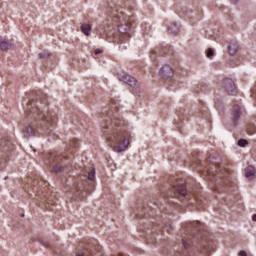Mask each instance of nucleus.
<instances>
[{"label":"nucleus","instance_id":"1","mask_svg":"<svg viewBox=\"0 0 256 256\" xmlns=\"http://www.w3.org/2000/svg\"><path fill=\"white\" fill-rule=\"evenodd\" d=\"M41 92H32L24 106L28 119H33L28 126L24 127V137H33L41 133H50L49 127L55 125V119L47 113V100Z\"/></svg>","mask_w":256,"mask_h":256},{"label":"nucleus","instance_id":"2","mask_svg":"<svg viewBox=\"0 0 256 256\" xmlns=\"http://www.w3.org/2000/svg\"><path fill=\"white\" fill-rule=\"evenodd\" d=\"M102 133L116 153H123L129 147L131 132H129L127 122L120 118L118 113H113V111L107 113Z\"/></svg>","mask_w":256,"mask_h":256},{"label":"nucleus","instance_id":"3","mask_svg":"<svg viewBox=\"0 0 256 256\" xmlns=\"http://www.w3.org/2000/svg\"><path fill=\"white\" fill-rule=\"evenodd\" d=\"M115 27L121 33L120 41L125 43L131 37V26H129V18L122 12L121 7L112 5L107 8V18L103 25L98 29L99 35L111 39L115 35Z\"/></svg>","mask_w":256,"mask_h":256},{"label":"nucleus","instance_id":"4","mask_svg":"<svg viewBox=\"0 0 256 256\" xmlns=\"http://www.w3.org/2000/svg\"><path fill=\"white\" fill-rule=\"evenodd\" d=\"M206 175L210 181H216L215 191L221 192V187H229V183H231L227 170L221 166L214 165L206 170Z\"/></svg>","mask_w":256,"mask_h":256},{"label":"nucleus","instance_id":"5","mask_svg":"<svg viewBox=\"0 0 256 256\" xmlns=\"http://www.w3.org/2000/svg\"><path fill=\"white\" fill-rule=\"evenodd\" d=\"M173 189L176 192H174L171 197H177V195H180L181 197H184V199H187L189 205L196 207V209H203V207H205V197L189 192L185 184L173 186Z\"/></svg>","mask_w":256,"mask_h":256},{"label":"nucleus","instance_id":"6","mask_svg":"<svg viewBox=\"0 0 256 256\" xmlns=\"http://www.w3.org/2000/svg\"><path fill=\"white\" fill-rule=\"evenodd\" d=\"M38 187H34L33 191L35 193V197H38L41 201H47L48 205H55L57 203L55 200L52 198H49V195L45 193L47 191V185L48 183L46 181L40 180L37 182Z\"/></svg>","mask_w":256,"mask_h":256},{"label":"nucleus","instance_id":"7","mask_svg":"<svg viewBox=\"0 0 256 256\" xmlns=\"http://www.w3.org/2000/svg\"><path fill=\"white\" fill-rule=\"evenodd\" d=\"M119 81L125 83L126 85H129V87H137V79L127 73L120 74Z\"/></svg>","mask_w":256,"mask_h":256},{"label":"nucleus","instance_id":"8","mask_svg":"<svg viewBox=\"0 0 256 256\" xmlns=\"http://www.w3.org/2000/svg\"><path fill=\"white\" fill-rule=\"evenodd\" d=\"M224 87L228 95H237V86H235V82H233V79L226 78L224 80Z\"/></svg>","mask_w":256,"mask_h":256},{"label":"nucleus","instance_id":"9","mask_svg":"<svg viewBox=\"0 0 256 256\" xmlns=\"http://www.w3.org/2000/svg\"><path fill=\"white\" fill-rule=\"evenodd\" d=\"M241 111L242 108L239 105H234L232 107V121L235 125V123H237V121H239V118L241 117Z\"/></svg>","mask_w":256,"mask_h":256},{"label":"nucleus","instance_id":"10","mask_svg":"<svg viewBox=\"0 0 256 256\" xmlns=\"http://www.w3.org/2000/svg\"><path fill=\"white\" fill-rule=\"evenodd\" d=\"M160 74L162 75V77L166 78L173 77V69L169 65H164L160 69Z\"/></svg>","mask_w":256,"mask_h":256},{"label":"nucleus","instance_id":"11","mask_svg":"<svg viewBox=\"0 0 256 256\" xmlns=\"http://www.w3.org/2000/svg\"><path fill=\"white\" fill-rule=\"evenodd\" d=\"M168 31H169L172 35H179V24H177L176 22H172V23L168 26Z\"/></svg>","mask_w":256,"mask_h":256},{"label":"nucleus","instance_id":"12","mask_svg":"<svg viewBox=\"0 0 256 256\" xmlns=\"http://www.w3.org/2000/svg\"><path fill=\"white\" fill-rule=\"evenodd\" d=\"M81 32L86 35V37H89L91 35V26L89 24H82L80 26Z\"/></svg>","mask_w":256,"mask_h":256},{"label":"nucleus","instance_id":"13","mask_svg":"<svg viewBox=\"0 0 256 256\" xmlns=\"http://www.w3.org/2000/svg\"><path fill=\"white\" fill-rule=\"evenodd\" d=\"M11 47V44L6 39L0 38V49L1 51H7Z\"/></svg>","mask_w":256,"mask_h":256},{"label":"nucleus","instance_id":"14","mask_svg":"<svg viewBox=\"0 0 256 256\" xmlns=\"http://www.w3.org/2000/svg\"><path fill=\"white\" fill-rule=\"evenodd\" d=\"M245 176L249 179L251 177H254L255 176V167L253 166H248L246 169H245Z\"/></svg>","mask_w":256,"mask_h":256},{"label":"nucleus","instance_id":"15","mask_svg":"<svg viewBox=\"0 0 256 256\" xmlns=\"http://www.w3.org/2000/svg\"><path fill=\"white\" fill-rule=\"evenodd\" d=\"M238 49H239V46L237 45V43H231L228 46V51H229L230 55H235L237 53Z\"/></svg>","mask_w":256,"mask_h":256},{"label":"nucleus","instance_id":"16","mask_svg":"<svg viewBox=\"0 0 256 256\" xmlns=\"http://www.w3.org/2000/svg\"><path fill=\"white\" fill-rule=\"evenodd\" d=\"M247 131H248L249 135H254V133H256L255 125H253V124L248 125Z\"/></svg>","mask_w":256,"mask_h":256},{"label":"nucleus","instance_id":"17","mask_svg":"<svg viewBox=\"0 0 256 256\" xmlns=\"http://www.w3.org/2000/svg\"><path fill=\"white\" fill-rule=\"evenodd\" d=\"M88 179L90 181H93L95 179V168H92L89 172H88Z\"/></svg>","mask_w":256,"mask_h":256},{"label":"nucleus","instance_id":"18","mask_svg":"<svg viewBox=\"0 0 256 256\" xmlns=\"http://www.w3.org/2000/svg\"><path fill=\"white\" fill-rule=\"evenodd\" d=\"M48 57H51V54L49 52H47V51L39 53V58L40 59H48Z\"/></svg>","mask_w":256,"mask_h":256},{"label":"nucleus","instance_id":"19","mask_svg":"<svg viewBox=\"0 0 256 256\" xmlns=\"http://www.w3.org/2000/svg\"><path fill=\"white\" fill-rule=\"evenodd\" d=\"M53 171L54 173H61V171H63V167H61L60 165H56L53 167Z\"/></svg>","mask_w":256,"mask_h":256},{"label":"nucleus","instance_id":"20","mask_svg":"<svg viewBox=\"0 0 256 256\" xmlns=\"http://www.w3.org/2000/svg\"><path fill=\"white\" fill-rule=\"evenodd\" d=\"M238 145H239V147H246L247 140H245V139L238 140Z\"/></svg>","mask_w":256,"mask_h":256},{"label":"nucleus","instance_id":"21","mask_svg":"<svg viewBox=\"0 0 256 256\" xmlns=\"http://www.w3.org/2000/svg\"><path fill=\"white\" fill-rule=\"evenodd\" d=\"M144 31L146 35H149V33H151V27L149 26V24H145Z\"/></svg>","mask_w":256,"mask_h":256},{"label":"nucleus","instance_id":"22","mask_svg":"<svg viewBox=\"0 0 256 256\" xmlns=\"http://www.w3.org/2000/svg\"><path fill=\"white\" fill-rule=\"evenodd\" d=\"M213 55H215V52L213 51V49H211V48L208 49V50H207V57L210 58V57H213Z\"/></svg>","mask_w":256,"mask_h":256},{"label":"nucleus","instance_id":"23","mask_svg":"<svg viewBox=\"0 0 256 256\" xmlns=\"http://www.w3.org/2000/svg\"><path fill=\"white\" fill-rule=\"evenodd\" d=\"M182 245H183L184 249H189V247L191 246V244H189V242H187L185 240L182 241Z\"/></svg>","mask_w":256,"mask_h":256},{"label":"nucleus","instance_id":"24","mask_svg":"<svg viewBox=\"0 0 256 256\" xmlns=\"http://www.w3.org/2000/svg\"><path fill=\"white\" fill-rule=\"evenodd\" d=\"M101 53H103V51L101 49L95 50V55H101Z\"/></svg>","mask_w":256,"mask_h":256},{"label":"nucleus","instance_id":"25","mask_svg":"<svg viewBox=\"0 0 256 256\" xmlns=\"http://www.w3.org/2000/svg\"><path fill=\"white\" fill-rule=\"evenodd\" d=\"M197 225H199L198 222H192V223H190V226H191V227H197Z\"/></svg>","mask_w":256,"mask_h":256},{"label":"nucleus","instance_id":"26","mask_svg":"<svg viewBox=\"0 0 256 256\" xmlns=\"http://www.w3.org/2000/svg\"><path fill=\"white\" fill-rule=\"evenodd\" d=\"M239 256H247V252H245V251H240V252H239Z\"/></svg>","mask_w":256,"mask_h":256},{"label":"nucleus","instance_id":"27","mask_svg":"<svg viewBox=\"0 0 256 256\" xmlns=\"http://www.w3.org/2000/svg\"><path fill=\"white\" fill-rule=\"evenodd\" d=\"M252 221H256V214L252 216Z\"/></svg>","mask_w":256,"mask_h":256},{"label":"nucleus","instance_id":"28","mask_svg":"<svg viewBox=\"0 0 256 256\" xmlns=\"http://www.w3.org/2000/svg\"><path fill=\"white\" fill-rule=\"evenodd\" d=\"M42 245H44V247H49V244L42 242Z\"/></svg>","mask_w":256,"mask_h":256},{"label":"nucleus","instance_id":"29","mask_svg":"<svg viewBox=\"0 0 256 256\" xmlns=\"http://www.w3.org/2000/svg\"><path fill=\"white\" fill-rule=\"evenodd\" d=\"M73 144H74V147H77V144H76L75 141H73V142L71 143V145H73Z\"/></svg>","mask_w":256,"mask_h":256},{"label":"nucleus","instance_id":"30","mask_svg":"<svg viewBox=\"0 0 256 256\" xmlns=\"http://www.w3.org/2000/svg\"><path fill=\"white\" fill-rule=\"evenodd\" d=\"M120 49H125V45L121 44Z\"/></svg>","mask_w":256,"mask_h":256},{"label":"nucleus","instance_id":"31","mask_svg":"<svg viewBox=\"0 0 256 256\" xmlns=\"http://www.w3.org/2000/svg\"><path fill=\"white\" fill-rule=\"evenodd\" d=\"M232 3H237L239 0H231Z\"/></svg>","mask_w":256,"mask_h":256},{"label":"nucleus","instance_id":"32","mask_svg":"<svg viewBox=\"0 0 256 256\" xmlns=\"http://www.w3.org/2000/svg\"><path fill=\"white\" fill-rule=\"evenodd\" d=\"M5 145V142L0 143V147H3Z\"/></svg>","mask_w":256,"mask_h":256}]
</instances>
